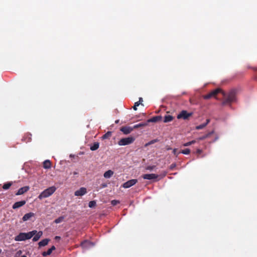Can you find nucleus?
<instances>
[{
  "instance_id": "obj_3",
  "label": "nucleus",
  "mask_w": 257,
  "mask_h": 257,
  "mask_svg": "<svg viewBox=\"0 0 257 257\" xmlns=\"http://www.w3.org/2000/svg\"><path fill=\"white\" fill-rule=\"evenodd\" d=\"M56 188L55 186L50 187L44 190L38 196L40 200L43 198H47L52 195L56 191Z\"/></svg>"
},
{
  "instance_id": "obj_41",
  "label": "nucleus",
  "mask_w": 257,
  "mask_h": 257,
  "mask_svg": "<svg viewBox=\"0 0 257 257\" xmlns=\"http://www.w3.org/2000/svg\"><path fill=\"white\" fill-rule=\"evenodd\" d=\"M139 101H140V104H141L142 102L143 101V98L142 97H140Z\"/></svg>"
},
{
  "instance_id": "obj_31",
  "label": "nucleus",
  "mask_w": 257,
  "mask_h": 257,
  "mask_svg": "<svg viewBox=\"0 0 257 257\" xmlns=\"http://www.w3.org/2000/svg\"><path fill=\"white\" fill-rule=\"evenodd\" d=\"M181 153L183 154H185V155H188L190 153V150L189 149H185L182 150L181 152ZM179 153H180V152H179Z\"/></svg>"
},
{
  "instance_id": "obj_39",
  "label": "nucleus",
  "mask_w": 257,
  "mask_h": 257,
  "mask_svg": "<svg viewBox=\"0 0 257 257\" xmlns=\"http://www.w3.org/2000/svg\"><path fill=\"white\" fill-rule=\"evenodd\" d=\"M166 150H168H168H171V149H172V148H171L170 147L168 146H167L166 147Z\"/></svg>"
},
{
  "instance_id": "obj_20",
  "label": "nucleus",
  "mask_w": 257,
  "mask_h": 257,
  "mask_svg": "<svg viewBox=\"0 0 257 257\" xmlns=\"http://www.w3.org/2000/svg\"><path fill=\"white\" fill-rule=\"evenodd\" d=\"M49 241H50L49 239H48V238L44 239L39 242V243H38L39 246L40 247L44 246L48 244Z\"/></svg>"
},
{
  "instance_id": "obj_9",
  "label": "nucleus",
  "mask_w": 257,
  "mask_h": 257,
  "mask_svg": "<svg viewBox=\"0 0 257 257\" xmlns=\"http://www.w3.org/2000/svg\"><path fill=\"white\" fill-rule=\"evenodd\" d=\"M87 193V189L85 187H81L79 190H76L74 192L76 196H81L85 195Z\"/></svg>"
},
{
  "instance_id": "obj_23",
  "label": "nucleus",
  "mask_w": 257,
  "mask_h": 257,
  "mask_svg": "<svg viewBox=\"0 0 257 257\" xmlns=\"http://www.w3.org/2000/svg\"><path fill=\"white\" fill-rule=\"evenodd\" d=\"M42 235V232L39 231L38 233L37 232L34 235V237L33 238V241H38L39 238L41 237V236Z\"/></svg>"
},
{
  "instance_id": "obj_11",
  "label": "nucleus",
  "mask_w": 257,
  "mask_h": 257,
  "mask_svg": "<svg viewBox=\"0 0 257 257\" xmlns=\"http://www.w3.org/2000/svg\"><path fill=\"white\" fill-rule=\"evenodd\" d=\"M26 203L25 200H22L20 201L15 202L13 205V208L16 209L24 206Z\"/></svg>"
},
{
  "instance_id": "obj_7",
  "label": "nucleus",
  "mask_w": 257,
  "mask_h": 257,
  "mask_svg": "<svg viewBox=\"0 0 257 257\" xmlns=\"http://www.w3.org/2000/svg\"><path fill=\"white\" fill-rule=\"evenodd\" d=\"M138 182L137 179H131L124 183L122 186L124 188H128L135 185Z\"/></svg>"
},
{
  "instance_id": "obj_27",
  "label": "nucleus",
  "mask_w": 257,
  "mask_h": 257,
  "mask_svg": "<svg viewBox=\"0 0 257 257\" xmlns=\"http://www.w3.org/2000/svg\"><path fill=\"white\" fill-rule=\"evenodd\" d=\"M12 184H13L12 182H7L3 185V188L4 190H8L10 188V187L12 185Z\"/></svg>"
},
{
  "instance_id": "obj_19",
  "label": "nucleus",
  "mask_w": 257,
  "mask_h": 257,
  "mask_svg": "<svg viewBox=\"0 0 257 257\" xmlns=\"http://www.w3.org/2000/svg\"><path fill=\"white\" fill-rule=\"evenodd\" d=\"M210 122V119H207L206 120V122L204 123H202L201 124H200L199 125H197L196 126V130H201V129H203V128H204L208 124V123Z\"/></svg>"
},
{
  "instance_id": "obj_33",
  "label": "nucleus",
  "mask_w": 257,
  "mask_h": 257,
  "mask_svg": "<svg viewBox=\"0 0 257 257\" xmlns=\"http://www.w3.org/2000/svg\"><path fill=\"white\" fill-rule=\"evenodd\" d=\"M140 105V101H137L135 103V104L133 106V109L135 110H137V107L139 106Z\"/></svg>"
},
{
  "instance_id": "obj_37",
  "label": "nucleus",
  "mask_w": 257,
  "mask_h": 257,
  "mask_svg": "<svg viewBox=\"0 0 257 257\" xmlns=\"http://www.w3.org/2000/svg\"><path fill=\"white\" fill-rule=\"evenodd\" d=\"M177 149H173V154H174V155H175L176 156H178V154H179V153H177Z\"/></svg>"
},
{
  "instance_id": "obj_47",
  "label": "nucleus",
  "mask_w": 257,
  "mask_h": 257,
  "mask_svg": "<svg viewBox=\"0 0 257 257\" xmlns=\"http://www.w3.org/2000/svg\"><path fill=\"white\" fill-rule=\"evenodd\" d=\"M217 139V138H215V140L213 141V142H215Z\"/></svg>"
},
{
  "instance_id": "obj_12",
  "label": "nucleus",
  "mask_w": 257,
  "mask_h": 257,
  "mask_svg": "<svg viewBox=\"0 0 257 257\" xmlns=\"http://www.w3.org/2000/svg\"><path fill=\"white\" fill-rule=\"evenodd\" d=\"M30 188L29 186H24L23 187H22L20 188L18 192L16 193V195H20L24 194L25 193L29 191Z\"/></svg>"
},
{
  "instance_id": "obj_24",
  "label": "nucleus",
  "mask_w": 257,
  "mask_h": 257,
  "mask_svg": "<svg viewBox=\"0 0 257 257\" xmlns=\"http://www.w3.org/2000/svg\"><path fill=\"white\" fill-rule=\"evenodd\" d=\"M148 125L147 122H141L139 124H137L133 126L134 129L138 128L139 127H145Z\"/></svg>"
},
{
  "instance_id": "obj_32",
  "label": "nucleus",
  "mask_w": 257,
  "mask_h": 257,
  "mask_svg": "<svg viewBox=\"0 0 257 257\" xmlns=\"http://www.w3.org/2000/svg\"><path fill=\"white\" fill-rule=\"evenodd\" d=\"M158 141V140L157 139L153 140L150 141L149 142H148V143H147L145 145V146H148L151 145L152 144H153L157 142Z\"/></svg>"
},
{
  "instance_id": "obj_16",
  "label": "nucleus",
  "mask_w": 257,
  "mask_h": 257,
  "mask_svg": "<svg viewBox=\"0 0 257 257\" xmlns=\"http://www.w3.org/2000/svg\"><path fill=\"white\" fill-rule=\"evenodd\" d=\"M213 134H214V131H211V132L206 134L205 135H203V136H202L201 137H199L197 139V140L198 141L203 140H204V139H205L206 138H208L210 137Z\"/></svg>"
},
{
  "instance_id": "obj_17",
  "label": "nucleus",
  "mask_w": 257,
  "mask_h": 257,
  "mask_svg": "<svg viewBox=\"0 0 257 257\" xmlns=\"http://www.w3.org/2000/svg\"><path fill=\"white\" fill-rule=\"evenodd\" d=\"M92 245V243L87 240H85L83 241L81 244V246L84 248H87L90 246Z\"/></svg>"
},
{
  "instance_id": "obj_42",
  "label": "nucleus",
  "mask_w": 257,
  "mask_h": 257,
  "mask_svg": "<svg viewBox=\"0 0 257 257\" xmlns=\"http://www.w3.org/2000/svg\"><path fill=\"white\" fill-rule=\"evenodd\" d=\"M196 141L195 140H193L192 141H190V143H191V145H192V144H195L196 143Z\"/></svg>"
},
{
  "instance_id": "obj_5",
  "label": "nucleus",
  "mask_w": 257,
  "mask_h": 257,
  "mask_svg": "<svg viewBox=\"0 0 257 257\" xmlns=\"http://www.w3.org/2000/svg\"><path fill=\"white\" fill-rule=\"evenodd\" d=\"M222 92L221 89L219 88L215 89L212 90L211 92L209 93L208 94L205 95L203 96V98L205 99H208L211 97H215L217 94L220 92Z\"/></svg>"
},
{
  "instance_id": "obj_40",
  "label": "nucleus",
  "mask_w": 257,
  "mask_h": 257,
  "mask_svg": "<svg viewBox=\"0 0 257 257\" xmlns=\"http://www.w3.org/2000/svg\"><path fill=\"white\" fill-rule=\"evenodd\" d=\"M196 152H197V154H201V152H202V150H200V149H198V150H197Z\"/></svg>"
},
{
  "instance_id": "obj_43",
  "label": "nucleus",
  "mask_w": 257,
  "mask_h": 257,
  "mask_svg": "<svg viewBox=\"0 0 257 257\" xmlns=\"http://www.w3.org/2000/svg\"><path fill=\"white\" fill-rule=\"evenodd\" d=\"M55 239H60V236H56L55 237Z\"/></svg>"
},
{
  "instance_id": "obj_13",
  "label": "nucleus",
  "mask_w": 257,
  "mask_h": 257,
  "mask_svg": "<svg viewBox=\"0 0 257 257\" xmlns=\"http://www.w3.org/2000/svg\"><path fill=\"white\" fill-rule=\"evenodd\" d=\"M35 216V213L33 212H29L28 213H26L24 215V216L22 218V220L23 221H26L28 220H30L31 218L32 217Z\"/></svg>"
},
{
  "instance_id": "obj_10",
  "label": "nucleus",
  "mask_w": 257,
  "mask_h": 257,
  "mask_svg": "<svg viewBox=\"0 0 257 257\" xmlns=\"http://www.w3.org/2000/svg\"><path fill=\"white\" fill-rule=\"evenodd\" d=\"M134 130L133 127L130 126H122L120 128V131L122 132L124 134L127 135L131 133Z\"/></svg>"
},
{
  "instance_id": "obj_36",
  "label": "nucleus",
  "mask_w": 257,
  "mask_h": 257,
  "mask_svg": "<svg viewBox=\"0 0 257 257\" xmlns=\"http://www.w3.org/2000/svg\"><path fill=\"white\" fill-rule=\"evenodd\" d=\"M176 166V165L175 163H173L170 166V170H173L174 168H175Z\"/></svg>"
},
{
  "instance_id": "obj_21",
  "label": "nucleus",
  "mask_w": 257,
  "mask_h": 257,
  "mask_svg": "<svg viewBox=\"0 0 257 257\" xmlns=\"http://www.w3.org/2000/svg\"><path fill=\"white\" fill-rule=\"evenodd\" d=\"M113 172L110 170H109L104 173L103 176L105 178H109L113 175Z\"/></svg>"
},
{
  "instance_id": "obj_28",
  "label": "nucleus",
  "mask_w": 257,
  "mask_h": 257,
  "mask_svg": "<svg viewBox=\"0 0 257 257\" xmlns=\"http://www.w3.org/2000/svg\"><path fill=\"white\" fill-rule=\"evenodd\" d=\"M111 136V132H107L106 133H105L104 135H103L102 136V139L104 140L106 139H109Z\"/></svg>"
},
{
  "instance_id": "obj_2",
  "label": "nucleus",
  "mask_w": 257,
  "mask_h": 257,
  "mask_svg": "<svg viewBox=\"0 0 257 257\" xmlns=\"http://www.w3.org/2000/svg\"><path fill=\"white\" fill-rule=\"evenodd\" d=\"M37 230H33L28 233H20L15 236V240L16 241H24L26 239L31 238L36 233Z\"/></svg>"
},
{
  "instance_id": "obj_45",
  "label": "nucleus",
  "mask_w": 257,
  "mask_h": 257,
  "mask_svg": "<svg viewBox=\"0 0 257 257\" xmlns=\"http://www.w3.org/2000/svg\"><path fill=\"white\" fill-rule=\"evenodd\" d=\"M165 175H166V174H164V176L162 177V178H163V177L165 176ZM161 178H162V177H161V178L158 179L157 180H160Z\"/></svg>"
},
{
  "instance_id": "obj_14",
  "label": "nucleus",
  "mask_w": 257,
  "mask_h": 257,
  "mask_svg": "<svg viewBox=\"0 0 257 257\" xmlns=\"http://www.w3.org/2000/svg\"><path fill=\"white\" fill-rule=\"evenodd\" d=\"M162 119V116H154L152 118H150L149 119H148V120L147 121V123H148L149 122H157L159 120H161Z\"/></svg>"
},
{
  "instance_id": "obj_44",
  "label": "nucleus",
  "mask_w": 257,
  "mask_h": 257,
  "mask_svg": "<svg viewBox=\"0 0 257 257\" xmlns=\"http://www.w3.org/2000/svg\"><path fill=\"white\" fill-rule=\"evenodd\" d=\"M73 174H74V175H77V174H78V173H77V172H74L73 173Z\"/></svg>"
},
{
  "instance_id": "obj_29",
  "label": "nucleus",
  "mask_w": 257,
  "mask_h": 257,
  "mask_svg": "<svg viewBox=\"0 0 257 257\" xmlns=\"http://www.w3.org/2000/svg\"><path fill=\"white\" fill-rule=\"evenodd\" d=\"M64 219V216H60L54 220V222L56 223H59L63 221Z\"/></svg>"
},
{
  "instance_id": "obj_38",
  "label": "nucleus",
  "mask_w": 257,
  "mask_h": 257,
  "mask_svg": "<svg viewBox=\"0 0 257 257\" xmlns=\"http://www.w3.org/2000/svg\"><path fill=\"white\" fill-rule=\"evenodd\" d=\"M190 145H191V143H190V142L186 143L183 144V146H184V147H187V146H190Z\"/></svg>"
},
{
  "instance_id": "obj_26",
  "label": "nucleus",
  "mask_w": 257,
  "mask_h": 257,
  "mask_svg": "<svg viewBox=\"0 0 257 257\" xmlns=\"http://www.w3.org/2000/svg\"><path fill=\"white\" fill-rule=\"evenodd\" d=\"M99 144L98 142H95L92 146L90 147V150L91 151H95L99 148Z\"/></svg>"
},
{
  "instance_id": "obj_35",
  "label": "nucleus",
  "mask_w": 257,
  "mask_h": 257,
  "mask_svg": "<svg viewBox=\"0 0 257 257\" xmlns=\"http://www.w3.org/2000/svg\"><path fill=\"white\" fill-rule=\"evenodd\" d=\"M156 168V166H149L147 167V169L148 170H153Z\"/></svg>"
},
{
  "instance_id": "obj_25",
  "label": "nucleus",
  "mask_w": 257,
  "mask_h": 257,
  "mask_svg": "<svg viewBox=\"0 0 257 257\" xmlns=\"http://www.w3.org/2000/svg\"><path fill=\"white\" fill-rule=\"evenodd\" d=\"M173 119V117L170 115H166L164 116V122H168L171 121Z\"/></svg>"
},
{
  "instance_id": "obj_15",
  "label": "nucleus",
  "mask_w": 257,
  "mask_h": 257,
  "mask_svg": "<svg viewBox=\"0 0 257 257\" xmlns=\"http://www.w3.org/2000/svg\"><path fill=\"white\" fill-rule=\"evenodd\" d=\"M56 249L55 246L53 245L50 248H49L47 251H44L42 254L43 256L50 255L52 251Z\"/></svg>"
},
{
  "instance_id": "obj_34",
  "label": "nucleus",
  "mask_w": 257,
  "mask_h": 257,
  "mask_svg": "<svg viewBox=\"0 0 257 257\" xmlns=\"http://www.w3.org/2000/svg\"><path fill=\"white\" fill-rule=\"evenodd\" d=\"M119 202L118 200H113L111 201V203L112 205L114 206L119 203Z\"/></svg>"
},
{
  "instance_id": "obj_22",
  "label": "nucleus",
  "mask_w": 257,
  "mask_h": 257,
  "mask_svg": "<svg viewBox=\"0 0 257 257\" xmlns=\"http://www.w3.org/2000/svg\"><path fill=\"white\" fill-rule=\"evenodd\" d=\"M51 163L49 160H47L43 162V167L45 169H49L51 168Z\"/></svg>"
},
{
  "instance_id": "obj_30",
  "label": "nucleus",
  "mask_w": 257,
  "mask_h": 257,
  "mask_svg": "<svg viewBox=\"0 0 257 257\" xmlns=\"http://www.w3.org/2000/svg\"><path fill=\"white\" fill-rule=\"evenodd\" d=\"M96 202L94 200H93V201H91L89 202L88 203V206L90 207V208H93V207H94L95 206H96Z\"/></svg>"
},
{
  "instance_id": "obj_8",
  "label": "nucleus",
  "mask_w": 257,
  "mask_h": 257,
  "mask_svg": "<svg viewBox=\"0 0 257 257\" xmlns=\"http://www.w3.org/2000/svg\"><path fill=\"white\" fill-rule=\"evenodd\" d=\"M142 177L144 179L152 180L157 179L159 177V176L155 174H146L143 175Z\"/></svg>"
},
{
  "instance_id": "obj_4",
  "label": "nucleus",
  "mask_w": 257,
  "mask_h": 257,
  "mask_svg": "<svg viewBox=\"0 0 257 257\" xmlns=\"http://www.w3.org/2000/svg\"><path fill=\"white\" fill-rule=\"evenodd\" d=\"M134 141L135 138L132 137L122 138L118 141V144L119 146H125L133 143Z\"/></svg>"
},
{
  "instance_id": "obj_18",
  "label": "nucleus",
  "mask_w": 257,
  "mask_h": 257,
  "mask_svg": "<svg viewBox=\"0 0 257 257\" xmlns=\"http://www.w3.org/2000/svg\"><path fill=\"white\" fill-rule=\"evenodd\" d=\"M32 135L29 133L26 134L25 136L23 137V140L26 143H28L31 141L32 138H31Z\"/></svg>"
},
{
  "instance_id": "obj_46",
  "label": "nucleus",
  "mask_w": 257,
  "mask_h": 257,
  "mask_svg": "<svg viewBox=\"0 0 257 257\" xmlns=\"http://www.w3.org/2000/svg\"><path fill=\"white\" fill-rule=\"evenodd\" d=\"M102 186H103V187H105L106 186V185L104 184V185H102Z\"/></svg>"
},
{
  "instance_id": "obj_6",
  "label": "nucleus",
  "mask_w": 257,
  "mask_h": 257,
  "mask_svg": "<svg viewBox=\"0 0 257 257\" xmlns=\"http://www.w3.org/2000/svg\"><path fill=\"white\" fill-rule=\"evenodd\" d=\"M192 115V113L188 112L186 110H182L177 115L178 119H183L184 120L188 119L190 116Z\"/></svg>"
},
{
  "instance_id": "obj_1",
  "label": "nucleus",
  "mask_w": 257,
  "mask_h": 257,
  "mask_svg": "<svg viewBox=\"0 0 257 257\" xmlns=\"http://www.w3.org/2000/svg\"><path fill=\"white\" fill-rule=\"evenodd\" d=\"M223 96L225 97L222 102L223 105H230L231 103L234 102L236 100V91L235 90H230L226 96L223 93Z\"/></svg>"
},
{
  "instance_id": "obj_48",
  "label": "nucleus",
  "mask_w": 257,
  "mask_h": 257,
  "mask_svg": "<svg viewBox=\"0 0 257 257\" xmlns=\"http://www.w3.org/2000/svg\"><path fill=\"white\" fill-rule=\"evenodd\" d=\"M21 257H27V256L26 255H23Z\"/></svg>"
}]
</instances>
